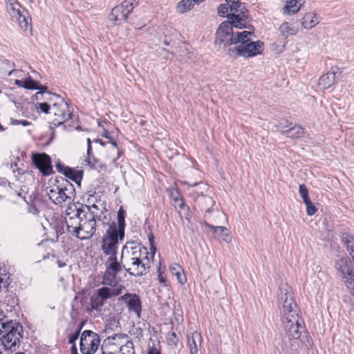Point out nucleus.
<instances>
[{
    "label": "nucleus",
    "mask_w": 354,
    "mask_h": 354,
    "mask_svg": "<svg viewBox=\"0 0 354 354\" xmlns=\"http://www.w3.org/2000/svg\"><path fill=\"white\" fill-rule=\"evenodd\" d=\"M278 306L286 335L290 340L299 339L304 328L299 316V308L292 297L291 288L287 284H282L279 287Z\"/></svg>",
    "instance_id": "1"
},
{
    "label": "nucleus",
    "mask_w": 354,
    "mask_h": 354,
    "mask_svg": "<svg viewBox=\"0 0 354 354\" xmlns=\"http://www.w3.org/2000/svg\"><path fill=\"white\" fill-rule=\"evenodd\" d=\"M121 261L124 270L130 275L141 277L149 271L148 252L146 248L136 242H127L122 248Z\"/></svg>",
    "instance_id": "2"
},
{
    "label": "nucleus",
    "mask_w": 354,
    "mask_h": 354,
    "mask_svg": "<svg viewBox=\"0 0 354 354\" xmlns=\"http://www.w3.org/2000/svg\"><path fill=\"white\" fill-rule=\"evenodd\" d=\"M23 326L12 319L0 321V341L5 350L15 351L23 337Z\"/></svg>",
    "instance_id": "3"
},
{
    "label": "nucleus",
    "mask_w": 354,
    "mask_h": 354,
    "mask_svg": "<svg viewBox=\"0 0 354 354\" xmlns=\"http://www.w3.org/2000/svg\"><path fill=\"white\" fill-rule=\"evenodd\" d=\"M246 32L248 34L245 35V37L241 36L242 38L240 39V42L236 46L228 48L227 54L230 57H236L240 56L248 58L260 55L263 51V42L260 40L252 41L249 36L254 35V32L247 30Z\"/></svg>",
    "instance_id": "4"
},
{
    "label": "nucleus",
    "mask_w": 354,
    "mask_h": 354,
    "mask_svg": "<svg viewBox=\"0 0 354 354\" xmlns=\"http://www.w3.org/2000/svg\"><path fill=\"white\" fill-rule=\"evenodd\" d=\"M46 194L49 199L55 205H62L64 202H71L75 197L73 185L66 179H56V183L47 188Z\"/></svg>",
    "instance_id": "5"
},
{
    "label": "nucleus",
    "mask_w": 354,
    "mask_h": 354,
    "mask_svg": "<svg viewBox=\"0 0 354 354\" xmlns=\"http://www.w3.org/2000/svg\"><path fill=\"white\" fill-rule=\"evenodd\" d=\"M233 28H239L232 20L222 22L216 33L215 44H223L225 46H236L240 42L241 36L245 37L246 30L234 31Z\"/></svg>",
    "instance_id": "6"
},
{
    "label": "nucleus",
    "mask_w": 354,
    "mask_h": 354,
    "mask_svg": "<svg viewBox=\"0 0 354 354\" xmlns=\"http://www.w3.org/2000/svg\"><path fill=\"white\" fill-rule=\"evenodd\" d=\"M98 205H82L80 208V218L81 221L80 234L81 240L91 238L96 230V216Z\"/></svg>",
    "instance_id": "7"
},
{
    "label": "nucleus",
    "mask_w": 354,
    "mask_h": 354,
    "mask_svg": "<svg viewBox=\"0 0 354 354\" xmlns=\"http://www.w3.org/2000/svg\"><path fill=\"white\" fill-rule=\"evenodd\" d=\"M336 274L348 290H354V265L348 257L337 259L334 265Z\"/></svg>",
    "instance_id": "8"
},
{
    "label": "nucleus",
    "mask_w": 354,
    "mask_h": 354,
    "mask_svg": "<svg viewBox=\"0 0 354 354\" xmlns=\"http://www.w3.org/2000/svg\"><path fill=\"white\" fill-rule=\"evenodd\" d=\"M124 237L116 232L115 222L113 221L109 225V227L102 236L101 248L103 253L108 256H115L117 254V250L120 241H122Z\"/></svg>",
    "instance_id": "9"
},
{
    "label": "nucleus",
    "mask_w": 354,
    "mask_h": 354,
    "mask_svg": "<svg viewBox=\"0 0 354 354\" xmlns=\"http://www.w3.org/2000/svg\"><path fill=\"white\" fill-rule=\"evenodd\" d=\"M139 0H124L120 5L115 6L109 15L111 26H119L126 21L130 13L138 5Z\"/></svg>",
    "instance_id": "10"
},
{
    "label": "nucleus",
    "mask_w": 354,
    "mask_h": 354,
    "mask_svg": "<svg viewBox=\"0 0 354 354\" xmlns=\"http://www.w3.org/2000/svg\"><path fill=\"white\" fill-rule=\"evenodd\" d=\"M104 265L106 269L102 277V283L115 287L118 282L117 274L124 269L123 263H122L121 260L118 261L116 255H115L109 256Z\"/></svg>",
    "instance_id": "11"
},
{
    "label": "nucleus",
    "mask_w": 354,
    "mask_h": 354,
    "mask_svg": "<svg viewBox=\"0 0 354 354\" xmlns=\"http://www.w3.org/2000/svg\"><path fill=\"white\" fill-rule=\"evenodd\" d=\"M50 113L53 115L50 123V128L53 129L66 122L72 118V111L69 110L68 104L63 99L59 98L57 102L51 107Z\"/></svg>",
    "instance_id": "12"
},
{
    "label": "nucleus",
    "mask_w": 354,
    "mask_h": 354,
    "mask_svg": "<svg viewBox=\"0 0 354 354\" xmlns=\"http://www.w3.org/2000/svg\"><path fill=\"white\" fill-rule=\"evenodd\" d=\"M229 3L230 15L227 19L236 24L239 29L247 28L248 11L240 0H225Z\"/></svg>",
    "instance_id": "13"
},
{
    "label": "nucleus",
    "mask_w": 354,
    "mask_h": 354,
    "mask_svg": "<svg viewBox=\"0 0 354 354\" xmlns=\"http://www.w3.org/2000/svg\"><path fill=\"white\" fill-rule=\"evenodd\" d=\"M100 336L89 330L83 331L80 337V351L82 354H93L98 349Z\"/></svg>",
    "instance_id": "14"
},
{
    "label": "nucleus",
    "mask_w": 354,
    "mask_h": 354,
    "mask_svg": "<svg viewBox=\"0 0 354 354\" xmlns=\"http://www.w3.org/2000/svg\"><path fill=\"white\" fill-rule=\"evenodd\" d=\"M66 214L65 223L66 225L67 232L81 239L80 208L75 207V210H73L72 207H69L66 210Z\"/></svg>",
    "instance_id": "15"
},
{
    "label": "nucleus",
    "mask_w": 354,
    "mask_h": 354,
    "mask_svg": "<svg viewBox=\"0 0 354 354\" xmlns=\"http://www.w3.org/2000/svg\"><path fill=\"white\" fill-rule=\"evenodd\" d=\"M93 142L105 147L104 151H103V156L107 160L113 162L120 157L119 149L115 141L111 140L107 143H104L100 139H95Z\"/></svg>",
    "instance_id": "16"
},
{
    "label": "nucleus",
    "mask_w": 354,
    "mask_h": 354,
    "mask_svg": "<svg viewBox=\"0 0 354 354\" xmlns=\"http://www.w3.org/2000/svg\"><path fill=\"white\" fill-rule=\"evenodd\" d=\"M120 299L126 303L129 311L134 312L138 317H140L142 306L140 298L137 295L126 293L121 296Z\"/></svg>",
    "instance_id": "17"
},
{
    "label": "nucleus",
    "mask_w": 354,
    "mask_h": 354,
    "mask_svg": "<svg viewBox=\"0 0 354 354\" xmlns=\"http://www.w3.org/2000/svg\"><path fill=\"white\" fill-rule=\"evenodd\" d=\"M33 162L37 168L45 176L49 175L52 171L51 161L49 156L43 153L33 156Z\"/></svg>",
    "instance_id": "18"
},
{
    "label": "nucleus",
    "mask_w": 354,
    "mask_h": 354,
    "mask_svg": "<svg viewBox=\"0 0 354 354\" xmlns=\"http://www.w3.org/2000/svg\"><path fill=\"white\" fill-rule=\"evenodd\" d=\"M339 69L337 66L331 67L328 72L319 77L318 86L322 89H326L332 86L335 83V75L337 73H339Z\"/></svg>",
    "instance_id": "19"
},
{
    "label": "nucleus",
    "mask_w": 354,
    "mask_h": 354,
    "mask_svg": "<svg viewBox=\"0 0 354 354\" xmlns=\"http://www.w3.org/2000/svg\"><path fill=\"white\" fill-rule=\"evenodd\" d=\"M321 18L315 11H309L304 14L300 23L304 29L310 30L319 24Z\"/></svg>",
    "instance_id": "20"
},
{
    "label": "nucleus",
    "mask_w": 354,
    "mask_h": 354,
    "mask_svg": "<svg viewBox=\"0 0 354 354\" xmlns=\"http://www.w3.org/2000/svg\"><path fill=\"white\" fill-rule=\"evenodd\" d=\"M209 186L205 183H194L189 188V194L196 202L198 197L204 196L205 194H209Z\"/></svg>",
    "instance_id": "21"
},
{
    "label": "nucleus",
    "mask_w": 354,
    "mask_h": 354,
    "mask_svg": "<svg viewBox=\"0 0 354 354\" xmlns=\"http://www.w3.org/2000/svg\"><path fill=\"white\" fill-rule=\"evenodd\" d=\"M196 205L205 211V216L211 212V209L214 205V201L209 194H205L204 196L198 197L195 203Z\"/></svg>",
    "instance_id": "22"
},
{
    "label": "nucleus",
    "mask_w": 354,
    "mask_h": 354,
    "mask_svg": "<svg viewBox=\"0 0 354 354\" xmlns=\"http://www.w3.org/2000/svg\"><path fill=\"white\" fill-rule=\"evenodd\" d=\"M187 341L190 354H198V347L201 346L202 342L201 334L194 332L190 337H187Z\"/></svg>",
    "instance_id": "23"
},
{
    "label": "nucleus",
    "mask_w": 354,
    "mask_h": 354,
    "mask_svg": "<svg viewBox=\"0 0 354 354\" xmlns=\"http://www.w3.org/2000/svg\"><path fill=\"white\" fill-rule=\"evenodd\" d=\"M305 0H288L284 7V12L288 15L296 14L304 4Z\"/></svg>",
    "instance_id": "24"
},
{
    "label": "nucleus",
    "mask_w": 354,
    "mask_h": 354,
    "mask_svg": "<svg viewBox=\"0 0 354 354\" xmlns=\"http://www.w3.org/2000/svg\"><path fill=\"white\" fill-rule=\"evenodd\" d=\"M125 211L122 207H120L117 214V223H115L116 232L121 234L122 237H124L125 229Z\"/></svg>",
    "instance_id": "25"
},
{
    "label": "nucleus",
    "mask_w": 354,
    "mask_h": 354,
    "mask_svg": "<svg viewBox=\"0 0 354 354\" xmlns=\"http://www.w3.org/2000/svg\"><path fill=\"white\" fill-rule=\"evenodd\" d=\"M7 4V10L11 17L12 21H15V17L22 12L21 5L17 0H6Z\"/></svg>",
    "instance_id": "26"
},
{
    "label": "nucleus",
    "mask_w": 354,
    "mask_h": 354,
    "mask_svg": "<svg viewBox=\"0 0 354 354\" xmlns=\"http://www.w3.org/2000/svg\"><path fill=\"white\" fill-rule=\"evenodd\" d=\"M205 0H182L177 6V12L182 14L190 10L195 4H199Z\"/></svg>",
    "instance_id": "27"
},
{
    "label": "nucleus",
    "mask_w": 354,
    "mask_h": 354,
    "mask_svg": "<svg viewBox=\"0 0 354 354\" xmlns=\"http://www.w3.org/2000/svg\"><path fill=\"white\" fill-rule=\"evenodd\" d=\"M204 225L210 229L214 233L218 234L223 237V239L225 241L229 242L231 240V238L230 237V232L226 227L222 226H214L207 222L204 223Z\"/></svg>",
    "instance_id": "28"
},
{
    "label": "nucleus",
    "mask_w": 354,
    "mask_h": 354,
    "mask_svg": "<svg viewBox=\"0 0 354 354\" xmlns=\"http://www.w3.org/2000/svg\"><path fill=\"white\" fill-rule=\"evenodd\" d=\"M64 174L75 183L80 185L82 178L83 171L66 167L64 168Z\"/></svg>",
    "instance_id": "29"
},
{
    "label": "nucleus",
    "mask_w": 354,
    "mask_h": 354,
    "mask_svg": "<svg viewBox=\"0 0 354 354\" xmlns=\"http://www.w3.org/2000/svg\"><path fill=\"white\" fill-rule=\"evenodd\" d=\"M96 204L98 205V209L97 210L96 213L97 216H95V221L97 220L101 221L103 225L109 224L110 218L107 216V211L106 209L105 205H104V204L101 203L100 202H98Z\"/></svg>",
    "instance_id": "30"
},
{
    "label": "nucleus",
    "mask_w": 354,
    "mask_h": 354,
    "mask_svg": "<svg viewBox=\"0 0 354 354\" xmlns=\"http://www.w3.org/2000/svg\"><path fill=\"white\" fill-rule=\"evenodd\" d=\"M282 133L286 135L287 137L292 138H299L304 136V129L298 125L290 127L286 130L282 131Z\"/></svg>",
    "instance_id": "31"
},
{
    "label": "nucleus",
    "mask_w": 354,
    "mask_h": 354,
    "mask_svg": "<svg viewBox=\"0 0 354 354\" xmlns=\"http://www.w3.org/2000/svg\"><path fill=\"white\" fill-rule=\"evenodd\" d=\"M279 31L283 37L287 38L290 35H297L298 29L291 27L288 22H283L280 25Z\"/></svg>",
    "instance_id": "32"
},
{
    "label": "nucleus",
    "mask_w": 354,
    "mask_h": 354,
    "mask_svg": "<svg viewBox=\"0 0 354 354\" xmlns=\"http://www.w3.org/2000/svg\"><path fill=\"white\" fill-rule=\"evenodd\" d=\"M95 294L97 295L104 301L111 298L113 296L118 295V292H115L114 289H111L107 287H102L99 288Z\"/></svg>",
    "instance_id": "33"
},
{
    "label": "nucleus",
    "mask_w": 354,
    "mask_h": 354,
    "mask_svg": "<svg viewBox=\"0 0 354 354\" xmlns=\"http://www.w3.org/2000/svg\"><path fill=\"white\" fill-rule=\"evenodd\" d=\"M24 11L25 10H23L22 12L19 13L17 17H15L14 21L17 22L21 29L26 30L28 28L30 22L28 21V18L24 15Z\"/></svg>",
    "instance_id": "34"
},
{
    "label": "nucleus",
    "mask_w": 354,
    "mask_h": 354,
    "mask_svg": "<svg viewBox=\"0 0 354 354\" xmlns=\"http://www.w3.org/2000/svg\"><path fill=\"white\" fill-rule=\"evenodd\" d=\"M90 301L91 308L95 310H100L104 303V301L96 294L91 296Z\"/></svg>",
    "instance_id": "35"
},
{
    "label": "nucleus",
    "mask_w": 354,
    "mask_h": 354,
    "mask_svg": "<svg viewBox=\"0 0 354 354\" xmlns=\"http://www.w3.org/2000/svg\"><path fill=\"white\" fill-rule=\"evenodd\" d=\"M10 283V276L8 275V274H2L0 272V292L3 291L7 292V289Z\"/></svg>",
    "instance_id": "36"
},
{
    "label": "nucleus",
    "mask_w": 354,
    "mask_h": 354,
    "mask_svg": "<svg viewBox=\"0 0 354 354\" xmlns=\"http://www.w3.org/2000/svg\"><path fill=\"white\" fill-rule=\"evenodd\" d=\"M120 354H135L133 344L131 341L127 340L124 345H122L119 351Z\"/></svg>",
    "instance_id": "37"
},
{
    "label": "nucleus",
    "mask_w": 354,
    "mask_h": 354,
    "mask_svg": "<svg viewBox=\"0 0 354 354\" xmlns=\"http://www.w3.org/2000/svg\"><path fill=\"white\" fill-rule=\"evenodd\" d=\"M38 84H39L38 82L32 80V77H28V78H26L24 80L23 87L26 89H32V90L38 89L39 88Z\"/></svg>",
    "instance_id": "38"
},
{
    "label": "nucleus",
    "mask_w": 354,
    "mask_h": 354,
    "mask_svg": "<svg viewBox=\"0 0 354 354\" xmlns=\"http://www.w3.org/2000/svg\"><path fill=\"white\" fill-rule=\"evenodd\" d=\"M230 12V6L227 2L221 4L218 8V15L221 17H226L227 18Z\"/></svg>",
    "instance_id": "39"
},
{
    "label": "nucleus",
    "mask_w": 354,
    "mask_h": 354,
    "mask_svg": "<svg viewBox=\"0 0 354 354\" xmlns=\"http://www.w3.org/2000/svg\"><path fill=\"white\" fill-rule=\"evenodd\" d=\"M299 193L302 198L304 203L310 201L308 196V191L305 185L301 184L299 186Z\"/></svg>",
    "instance_id": "40"
},
{
    "label": "nucleus",
    "mask_w": 354,
    "mask_h": 354,
    "mask_svg": "<svg viewBox=\"0 0 354 354\" xmlns=\"http://www.w3.org/2000/svg\"><path fill=\"white\" fill-rule=\"evenodd\" d=\"M178 337L175 332L167 333V343L171 346H176L178 342Z\"/></svg>",
    "instance_id": "41"
},
{
    "label": "nucleus",
    "mask_w": 354,
    "mask_h": 354,
    "mask_svg": "<svg viewBox=\"0 0 354 354\" xmlns=\"http://www.w3.org/2000/svg\"><path fill=\"white\" fill-rule=\"evenodd\" d=\"M306 206V213L308 216H313L317 211V207L315 205L311 202V201H307L304 203Z\"/></svg>",
    "instance_id": "42"
},
{
    "label": "nucleus",
    "mask_w": 354,
    "mask_h": 354,
    "mask_svg": "<svg viewBox=\"0 0 354 354\" xmlns=\"http://www.w3.org/2000/svg\"><path fill=\"white\" fill-rule=\"evenodd\" d=\"M17 299L14 296L10 295L9 296L6 295L5 297L3 302L6 304L8 306H10V308H12L15 305H17Z\"/></svg>",
    "instance_id": "43"
},
{
    "label": "nucleus",
    "mask_w": 354,
    "mask_h": 354,
    "mask_svg": "<svg viewBox=\"0 0 354 354\" xmlns=\"http://www.w3.org/2000/svg\"><path fill=\"white\" fill-rule=\"evenodd\" d=\"M177 268H178V270L176 271V272H175V274L176 275L179 282L181 284H183L185 282V276L184 274H181L180 272H179V270H181V268L179 266H177ZM176 270V268L174 267L171 268V271L172 272L173 274H174V271Z\"/></svg>",
    "instance_id": "44"
},
{
    "label": "nucleus",
    "mask_w": 354,
    "mask_h": 354,
    "mask_svg": "<svg viewBox=\"0 0 354 354\" xmlns=\"http://www.w3.org/2000/svg\"><path fill=\"white\" fill-rule=\"evenodd\" d=\"M37 108L43 113H50L51 108L47 102L38 103Z\"/></svg>",
    "instance_id": "45"
},
{
    "label": "nucleus",
    "mask_w": 354,
    "mask_h": 354,
    "mask_svg": "<svg viewBox=\"0 0 354 354\" xmlns=\"http://www.w3.org/2000/svg\"><path fill=\"white\" fill-rule=\"evenodd\" d=\"M10 124L12 125H18L21 124L23 126H29L31 124L30 122H28L27 120H19L16 119H11L10 120Z\"/></svg>",
    "instance_id": "46"
},
{
    "label": "nucleus",
    "mask_w": 354,
    "mask_h": 354,
    "mask_svg": "<svg viewBox=\"0 0 354 354\" xmlns=\"http://www.w3.org/2000/svg\"><path fill=\"white\" fill-rule=\"evenodd\" d=\"M149 241L150 243V250H151V252L152 253L153 256L154 255L155 252H156V247L154 246L153 245V236H149Z\"/></svg>",
    "instance_id": "47"
},
{
    "label": "nucleus",
    "mask_w": 354,
    "mask_h": 354,
    "mask_svg": "<svg viewBox=\"0 0 354 354\" xmlns=\"http://www.w3.org/2000/svg\"><path fill=\"white\" fill-rule=\"evenodd\" d=\"M80 335L79 332H75L71 337H69L68 342L69 344H74L75 342L78 339Z\"/></svg>",
    "instance_id": "48"
},
{
    "label": "nucleus",
    "mask_w": 354,
    "mask_h": 354,
    "mask_svg": "<svg viewBox=\"0 0 354 354\" xmlns=\"http://www.w3.org/2000/svg\"><path fill=\"white\" fill-rule=\"evenodd\" d=\"M87 155L89 156L91 151V141L90 138H87Z\"/></svg>",
    "instance_id": "49"
},
{
    "label": "nucleus",
    "mask_w": 354,
    "mask_h": 354,
    "mask_svg": "<svg viewBox=\"0 0 354 354\" xmlns=\"http://www.w3.org/2000/svg\"><path fill=\"white\" fill-rule=\"evenodd\" d=\"M57 169L58 170V171L59 172H62L64 174V168H66L64 166L62 165L61 163H57L55 165Z\"/></svg>",
    "instance_id": "50"
},
{
    "label": "nucleus",
    "mask_w": 354,
    "mask_h": 354,
    "mask_svg": "<svg viewBox=\"0 0 354 354\" xmlns=\"http://www.w3.org/2000/svg\"><path fill=\"white\" fill-rule=\"evenodd\" d=\"M158 281L160 283H163L165 286H166V279L161 274H158Z\"/></svg>",
    "instance_id": "51"
},
{
    "label": "nucleus",
    "mask_w": 354,
    "mask_h": 354,
    "mask_svg": "<svg viewBox=\"0 0 354 354\" xmlns=\"http://www.w3.org/2000/svg\"><path fill=\"white\" fill-rule=\"evenodd\" d=\"M148 354H161V353H160V351H158L157 348H152L149 351Z\"/></svg>",
    "instance_id": "52"
},
{
    "label": "nucleus",
    "mask_w": 354,
    "mask_h": 354,
    "mask_svg": "<svg viewBox=\"0 0 354 354\" xmlns=\"http://www.w3.org/2000/svg\"><path fill=\"white\" fill-rule=\"evenodd\" d=\"M38 89L40 90L41 91L37 93L36 96H37L38 95H41L43 92L47 90V87L46 86H42L41 87H39Z\"/></svg>",
    "instance_id": "53"
},
{
    "label": "nucleus",
    "mask_w": 354,
    "mask_h": 354,
    "mask_svg": "<svg viewBox=\"0 0 354 354\" xmlns=\"http://www.w3.org/2000/svg\"><path fill=\"white\" fill-rule=\"evenodd\" d=\"M24 83V81H22V80H16L15 81V84L18 86H20V87H23V84Z\"/></svg>",
    "instance_id": "54"
},
{
    "label": "nucleus",
    "mask_w": 354,
    "mask_h": 354,
    "mask_svg": "<svg viewBox=\"0 0 354 354\" xmlns=\"http://www.w3.org/2000/svg\"><path fill=\"white\" fill-rule=\"evenodd\" d=\"M175 201L177 203V205L180 207H183L184 206V203H183V201L182 200H178V198H175L174 199Z\"/></svg>",
    "instance_id": "55"
},
{
    "label": "nucleus",
    "mask_w": 354,
    "mask_h": 354,
    "mask_svg": "<svg viewBox=\"0 0 354 354\" xmlns=\"http://www.w3.org/2000/svg\"><path fill=\"white\" fill-rule=\"evenodd\" d=\"M3 319H9L3 313V311L0 310V321Z\"/></svg>",
    "instance_id": "56"
},
{
    "label": "nucleus",
    "mask_w": 354,
    "mask_h": 354,
    "mask_svg": "<svg viewBox=\"0 0 354 354\" xmlns=\"http://www.w3.org/2000/svg\"><path fill=\"white\" fill-rule=\"evenodd\" d=\"M127 337L126 335H124V334H118V335H115L114 336L111 337V339H115L116 337H118V338H124Z\"/></svg>",
    "instance_id": "57"
},
{
    "label": "nucleus",
    "mask_w": 354,
    "mask_h": 354,
    "mask_svg": "<svg viewBox=\"0 0 354 354\" xmlns=\"http://www.w3.org/2000/svg\"><path fill=\"white\" fill-rule=\"evenodd\" d=\"M57 265H58V266H59V268H63V267H64V266H66V263H65L64 262H62V261H59V260H57Z\"/></svg>",
    "instance_id": "58"
},
{
    "label": "nucleus",
    "mask_w": 354,
    "mask_h": 354,
    "mask_svg": "<svg viewBox=\"0 0 354 354\" xmlns=\"http://www.w3.org/2000/svg\"><path fill=\"white\" fill-rule=\"evenodd\" d=\"M83 325H84V322H82L80 324V326H79L78 328L77 329L76 332H79V333H80V331H81V330H82V328L83 327Z\"/></svg>",
    "instance_id": "59"
},
{
    "label": "nucleus",
    "mask_w": 354,
    "mask_h": 354,
    "mask_svg": "<svg viewBox=\"0 0 354 354\" xmlns=\"http://www.w3.org/2000/svg\"><path fill=\"white\" fill-rule=\"evenodd\" d=\"M15 72H17V70H12V71H10L8 73V76H10L12 73H15Z\"/></svg>",
    "instance_id": "60"
},
{
    "label": "nucleus",
    "mask_w": 354,
    "mask_h": 354,
    "mask_svg": "<svg viewBox=\"0 0 354 354\" xmlns=\"http://www.w3.org/2000/svg\"><path fill=\"white\" fill-rule=\"evenodd\" d=\"M146 122H147L146 121L141 120L140 122V124L142 126H144V125H145Z\"/></svg>",
    "instance_id": "61"
},
{
    "label": "nucleus",
    "mask_w": 354,
    "mask_h": 354,
    "mask_svg": "<svg viewBox=\"0 0 354 354\" xmlns=\"http://www.w3.org/2000/svg\"><path fill=\"white\" fill-rule=\"evenodd\" d=\"M93 198H94L93 196H90V197L88 199V202L90 203L92 201Z\"/></svg>",
    "instance_id": "62"
},
{
    "label": "nucleus",
    "mask_w": 354,
    "mask_h": 354,
    "mask_svg": "<svg viewBox=\"0 0 354 354\" xmlns=\"http://www.w3.org/2000/svg\"><path fill=\"white\" fill-rule=\"evenodd\" d=\"M85 160L88 162V165H90V159L88 157Z\"/></svg>",
    "instance_id": "63"
},
{
    "label": "nucleus",
    "mask_w": 354,
    "mask_h": 354,
    "mask_svg": "<svg viewBox=\"0 0 354 354\" xmlns=\"http://www.w3.org/2000/svg\"><path fill=\"white\" fill-rule=\"evenodd\" d=\"M15 354H26V353H23V352H19V353H15Z\"/></svg>",
    "instance_id": "64"
}]
</instances>
